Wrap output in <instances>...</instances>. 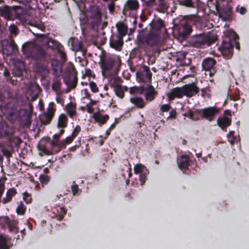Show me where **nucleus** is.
Returning a JSON list of instances; mask_svg holds the SVG:
<instances>
[{
	"instance_id": "1",
	"label": "nucleus",
	"mask_w": 249,
	"mask_h": 249,
	"mask_svg": "<svg viewBox=\"0 0 249 249\" xmlns=\"http://www.w3.org/2000/svg\"><path fill=\"white\" fill-rule=\"evenodd\" d=\"M22 50L27 57H31L35 60L48 63L52 60L51 55L42 47L34 42L24 44Z\"/></svg>"
},
{
	"instance_id": "2",
	"label": "nucleus",
	"mask_w": 249,
	"mask_h": 249,
	"mask_svg": "<svg viewBox=\"0 0 249 249\" xmlns=\"http://www.w3.org/2000/svg\"><path fill=\"white\" fill-rule=\"evenodd\" d=\"M137 39L139 44L153 47L158 44L160 35L146 28L139 32Z\"/></svg>"
},
{
	"instance_id": "3",
	"label": "nucleus",
	"mask_w": 249,
	"mask_h": 249,
	"mask_svg": "<svg viewBox=\"0 0 249 249\" xmlns=\"http://www.w3.org/2000/svg\"><path fill=\"white\" fill-rule=\"evenodd\" d=\"M216 40V37L212 34H199L194 36L190 40V44L196 48H204L209 46Z\"/></svg>"
},
{
	"instance_id": "4",
	"label": "nucleus",
	"mask_w": 249,
	"mask_h": 249,
	"mask_svg": "<svg viewBox=\"0 0 249 249\" xmlns=\"http://www.w3.org/2000/svg\"><path fill=\"white\" fill-rule=\"evenodd\" d=\"M192 29L190 22L185 18H182L175 21L174 26V32H177L179 37L186 38L191 33Z\"/></svg>"
},
{
	"instance_id": "5",
	"label": "nucleus",
	"mask_w": 249,
	"mask_h": 249,
	"mask_svg": "<svg viewBox=\"0 0 249 249\" xmlns=\"http://www.w3.org/2000/svg\"><path fill=\"white\" fill-rule=\"evenodd\" d=\"M0 44L3 53L7 56L14 54L18 52V46L12 38L2 40Z\"/></svg>"
},
{
	"instance_id": "6",
	"label": "nucleus",
	"mask_w": 249,
	"mask_h": 249,
	"mask_svg": "<svg viewBox=\"0 0 249 249\" xmlns=\"http://www.w3.org/2000/svg\"><path fill=\"white\" fill-rule=\"evenodd\" d=\"M140 7L138 0H127L123 8V13L125 15L136 14Z\"/></svg>"
},
{
	"instance_id": "7",
	"label": "nucleus",
	"mask_w": 249,
	"mask_h": 249,
	"mask_svg": "<svg viewBox=\"0 0 249 249\" xmlns=\"http://www.w3.org/2000/svg\"><path fill=\"white\" fill-rule=\"evenodd\" d=\"M218 110L214 107H209L202 109H196L197 115L201 116L209 121H212L218 113Z\"/></svg>"
},
{
	"instance_id": "8",
	"label": "nucleus",
	"mask_w": 249,
	"mask_h": 249,
	"mask_svg": "<svg viewBox=\"0 0 249 249\" xmlns=\"http://www.w3.org/2000/svg\"><path fill=\"white\" fill-rule=\"evenodd\" d=\"M121 79L119 78H115L111 82V88L115 92L116 95L121 99L124 97V93L128 89L126 86H123L119 84Z\"/></svg>"
},
{
	"instance_id": "9",
	"label": "nucleus",
	"mask_w": 249,
	"mask_h": 249,
	"mask_svg": "<svg viewBox=\"0 0 249 249\" xmlns=\"http://www.w3.org/2000/svg\"><path fill=\"white\" fill-rule=\"evenodd\" d=\"M137 79L140 82L150 83L152 73L150 71L149 69L144 66L142 67L137 72Z\"/></svg>"
},
{
	"instance_id": "10",
	"label": "nucleus",
	"mask_w": 249,
	"mask_h": 249,
	"mask_svg": "<svg viewBox=\"0 0 249 249\" xmlns=\"http://www.w3.org/2000/svg\"><path fill=\"white\" fill-rule=\"evenodd\" d=\"M12 63L14 65L13 74L14 76H20L22 75L25 70V64L23 62L16 58L12 59Z\"/></svg>"
},
{
	"instance_id": "11",
	"label": "nucleus",
	"mask_w": 249,
	"mask_h": 249,
	"mask_svg": "<svg viewBox=\"0 0 249 249\" xmlns=\"http://www.w3.org/2000/svg\"><path fill=\"white\" fill-rule=\"evenodd\" d=\"M134 170L135 174H140V180L141 182V185L142 186L146 180L148 171L144 166L140 164L136 165Z\"/></svg>"
},
{
	"instance_id": "12",
	"label": "nucleus",
	"mask_w": 249,
	"mask_h": 249,
	"mask_svg": "<svg viewBox=\"0 0 249 249\" xmlns=\"http://www.w3.org/2000/svg\"><path fill=\"white\" fill-rule=\"evenodd\" d=\"M170 6L169 0H155L154 10L160 13H165Z\"/></svg>"
},
{
	"instance_id": "13",
	"label": "nucleus",
	"mask_w": 249,
	"mask_h": 249,
	"mask_svg": "<svg viewBox=\"0 0 249 249\" xmlns=\"http://www.w3.org/2000/svg\"><path fill=\"white\" fill-rule=\"evenodd\" d=\"M110 46L117 50H121L123 44V37L116 34L112 35L110 38Z\"/></svg>"
},
{
	"instance_id": "14",
	"label": "nucleus",
	"mask_w": 249,
	"mask_h": 249,
	"mask_svg": "<svg viewBox=\"0 0 249 249\" xmlns=\"http://www.w3.org/2000/svg\"><path fill=\"white\" fill-rule=\"evenodd\" d=\"M184 95L191 97L199 92V88L194 84L186 85L182 87Z\"/></svg>"
},
{
	"instance_id": "15",
	"label": "nucleus",
	"mask_w": 249,
	"mask_h": 249,
	"mask_svg": "<svg viewBox=\"0 0 249 249\" xmlns=\"http://www.w3.org/2000/svg\"><path fill=\"white\" fill-rule=\"evenodd\" d=\"M221 52L227 59L231 58L233 53V46L230 42L223 41L221 45Z\"/></svg>"
},
{
	"instance_id": "16",
	"label": "nucleus",
	"mask_w": 249,
	"mask_h": 249,
	"mask_svg": "<svg viewBox=\"0 0 249 249\" xmlns=\"http://www.w3.org/2000/svg\"><path fill=\"white\" fill-rule=\"evenodd\" d=\"M36 72L39 73L42 78H45L50 73V69L48 65L38 62L36 65Z\"/></svg>"
},
{
	"instance_id": "17",
	"label": "nucleus",
	"mask_w": 249,
	"mask_h": 249,
	"mask_svg": "<svg viewBox=\"0 0 249 249\" xmlns=\"http://www.w3.org/2000/svg\"><path fill=\"white\" fill-rule=\"evenodd\" d=\"M15 18L24 23L29 20V15L26 10L18 8L15 11Z\"/></svg>"
},
{
	"instance_id": "18",
	"label": "nucleus",
	"mask_w": 249,
	"mask_h": 249,
	"mask_svg": "<svg viewBox=\"0 0 249 249\" xmlns=\"http://www.w3.org/2000/svg\"><path fill=\"white\" fill-rule=\"evenodd\" d=\"M163 29H164V23L161 19H156L151 22L150 31L153 32H158L160 34V31Z\"/></svg>"
},
{
	"instance_id": "19",
	"label": "nucleus",
	"mask_w": 249,
	"mask_h": 249,
	"mask_svg": "<svg viewBox=\"0 0 249 249\" xmlns=\"http://www.w3.org/2000/svg\"><path fill=\"white\" fill-rule=\"evenodd\" d=\"M42 42L43 44L53 49L58 50L59 48H61L62 46L58 41L46 36L42 38Z\"/></svg>"
},
{
	"instance_id": "20",
	"label": "nucleus",
	"mask_w": 249,
	"mask_h": 249,
	"mask_svg": "<svg viewBox=\"0 0 249 249\" xmlns=\"http://www.w3.org/2000/svg\"><path fill=\"white\" fill-rule=\"evenodd\" d=\"M190 157L187 155H182L178 160V166L180 169L183 172H185L188 169L189 164Z\"/></svg>"
},
{
	"instance_id": "21",
	"label": "nucleus",
	"mask_w": 249,
	"mask_h": 249,
	"mask_svg": "<svg viewBox=\"0 0 249 249\" xmlns=\"http://www.w3.org/2000/svg\"><path fill=\"white\" fill-rule=\"evenodd\" d=\"M144 91L145 98L148 102L153 101L158 94L154 88L151 85L144 89Z\"/></svg>"
},
{
	"instance_id": "22",
	"label": "nucleus",
	"mask_w": 249,
	"mask_h": 249,
	"mask_svg": "<svg viewBox=\"0 0 249 249\" xmlns=\"http://www.w3.org/2000/svg\"><path fill=\"white\" fill-rule=\"evenodd\" d=\"M0 15L7 20L12 19V7L8 5L0 6Z\"/></svg>"
},
{
	"instance_id": "23",
	"label": "nucleus",
	"mask_w": 249,
	"mask_h": 249,
	"mask_svg": "<svg viewBox=\"0 0 249 249\" xmlns=\"http://www.w3.org/2000/svg\"><path fill=\"white\" fill-rule=\"evenodd\" d=\"M184 95L183 88L178 87L173 89L170 93L168 94V97L170 101L173 100L175 98H180Z\"/></svg>"
},
{
	"instance_id": "24",
	"label": "nucleus",
	"mask_w": 249,
	"mask_h": 249,
	"mask_svg": "<svg viewBox=\"0 0 249 249\" xmlns=\"http://www.w3.org/2000/svg\"><path fill=\"white\" fill-rule=\"evenodd\" d=\"M216 10L218 11L220 17L224 18H229L232 14L231 7L228 5L223 6L222 8L216 7Z\"/></svg>"
},
{
	"instance_id": "25",
	"label": "nucleus",
	"mask_w": 249,
	"mask_h": 249,
	"mask_svg": "<svg viewBox=\"0 0 249 249\" xmlns=\"http://www.w3.org/2000/svg\"><path fill=\"white\" fill-rule=\"evenodd\" d=\"M53 103H50L47 111L44 113L43 117L45 118V120H42V121L45 124H49L53 116L54 110L53 107Z\"/></svg>"
},
{
	"instance_id": "26",
	"label": "nucleus",
	"mask_w": 249,
	"mask_h": 249,
	"mask_svg": "<svg viewBox=\"0 0 249 249\" xmlns=\"http://www.w3.org/2000/svg\"><path fill=\"white\" fill-rule=\"evenodd\" d=\"M59 134H55L53 136V140L50 142L53 152L57 153L61 149V144L59 142Z\"/></svg>"
},
{
	"instance_id": "27",
	"label": "nucleus",
	"mask_w": 249,
	"mask_h": 249,
	"mask_svg": "<svg viewBox=\"0 0 249 249\" xmlns=\"http://www.w3.org/2000/svg\"><path fill=\"white\" fill-rule=\"evenodd\" d=\"M65 84L70 88H74L77 84V78L76 75L71 74L64 79Z\"/></svg>"
},
{
	"instance_id": "28",
	"label": "nucleus",
	"mask_w": 249,
	"mask_h": 249,
	"mask_svg": "<svg viewBox=\"0 0 249 249\" xmlns=\"http://www.w3.org/2000/svg\"><path fill=\"white\" fill-rule=\"evenodd\" d=\"M65 110L71 118L77 115L76 105L72 102H70L66 106Z\"/></svg>"
},
{
	"instance_id": "29",
	"label": "nucleus",
	"mask_w": 249,
	"mask_h": 249,
	"mask_svg": "<svg viewBox=\"0 0 249 249\" xmlns=\"http://www.w3.org/2000/svg\"><path fill=\"white\" fill-rule=\"evenodd\" d=\"M114 65V60L111 58H106L102 60L101 67L103 70L109 71Z\"/></svg>"
},
{
	"instance_id": "30",
	"label": "nucleus",
	"mask_w": 249,
	"mask_h": 249,
	"mask_svg": "<svg viewBox=\"0 0 249 249\" xmlns=\"http://www.w3.org/2000/svg\"><path fill=\"white\" fill-rule=\"evenodd\" d=\"M66 214V210L63 207H59L56 209V212L53 211L51 217L61 220Z\"/></svg>"
},
{
	"instance_id": "31",
	"label": "nucleus",
	"mask_w": 249,
	"mask_h": 249,
	"mask_svg": "<svg viewBox=\"0 0 249 249\" xmlns=\"http://www.w3.org/2000/svg\"><path fill=\"white\" fill-rule=\"evenodd\" d=\"M215 63L216 61L213 59L207 58L203 60L202 65L205 71H209L213 69Z\"/></svg>"
},
{
	"instance_id": "32",
	"label": "nucleus",
	"mask_w": 249,
	"mask_h": 249,
	"mask_svg": "<svg viewBox=\"0 0 249 249\" xmlns=\"http://www.w3.org/2000/svg\"><path fill=\"white\" fill-rule=\"evenodd\" d=\"M69 44L71 49L75 51H79L82 47L80 41L75 38H71L69 41Z\"/></svg>"
},
{
	"instance_id": "33",
	"label": "nucleus",
	"mask_w": 249,
	"mask_h": 249,
	"mask_svg": "<svg viewBox=\"0 0 249 249\" xmlns=\"http://www.w3.org/2000/svg\"><path fill=\"white\" fill-rule=\"evenodd\" d=\"M93 118L96 122L101 124H104L109 119V116L107 115H103L100 112H97L94 113Z\"/></svg>"
},
{
	"instance_id": "34",
	"label": "nucleus",
	"mask_w": 249,
	"mask_h": 249,
	"mask_svg": "<svg viewBox=\"0 0 249 249\" xmlns=\"http://www.w3.org/2000/svg\"><path fill=\"white\" fill-rule=\"evenodd\" d=\"M116 27L118 34L117 35H120L122 37L125 36L127 32V26L123 22H118L116 24Z\"/></svg>"
},
{
	"instance_id": "35",
	"label": "nucleus",
	"mask_w": 249,
	"mask_h": 249,
	"mask_svg": "<svg viewBox=\"0 0 249 249\" xmlns=\"http://www.w3.org/2000/svg\"><path fill=\"white\" fill-rule=\"evenodd\" d=\"M68 119L65 114H61L58 119L57 126L58 128H64L67 126Z\"/></svg>"
},
{
	"instance_id": "36",
	"label": "nucleus",
	"mask_w": 249,
	"mask_h": 249,
	"mask_svg": "<svg viewBox=\"0 0 249 249\" xmlns=\"http://www.w3.org/2000/svg\"><path fill=\"white\" fill-rule=\"evenodd\" d=\"M17 193V190L15 188H10L7 191L6 197L2 199V202L4 204L10 202L12 200L13 196H14Z\"/></svg>"
},
{
	"instance_id": "37",
	"label": "nucleus",
	"mask_w": 249,
	"mask_h": 249,
	"mask_svg": "<svg viewBox=\"0 0 249 249\" xmlns=\"http://www.w3.org/2000/svg\"><path fill=\"white\" fill-rule=\"evenodd\" d=\"M217 124L223 130L229 126L231 124V120L227 117H224L223 118H219L217 120Z\"/></svg>"
},
{
	"instance_id": "38",
	"label": "nucleus",
	"mask_w": 249,
	"mask_h": 249,
	"mask_svg": "<svg viewBox=\"0 0 249 249\" xmlns=\"http://www.w3.org/2000/svg\"><path fill=\"white\" fill-rule=\"evenodd\" d=\"M130 102L134 104L137 107L142 108L145 106V103L142 98L135 97L130 99Z\"/></svg>"
},
{
	"instance_id": "39",
	"label": "nucleus",
	"mask_w": 249,
	"mask_h": 249,
	"mask_svg": "<svg viewBox=\"0 0 249 249\" xmlns=\"http://www.w3.org/2000/svg\"><path fill=\"white\" fill-rule=\"evenodd\" d=\"M144 10L154 9L155 0H141Z\"/></svg>"
},
{
	"instance_id": "40",
	"label": "nucleus",
	"mask_w": 249,
	"mask_h": 249,
	"mask_svg": "<svg viewBox=\"0 0 249 249\" xmlns=\"http://www.w3.org/2000/svg\"><path fill=\"white\" fill-rule=\"evenodd\" d=\"M8 31L10 33V38L16 36L19 33V30L14 24H12L8 26Z\"/></svg>"
},
{
	"instance_id": "41",
	"label": "nucleus",
	"mask_w": 249,
	"mask_h": 249,
	"mask_svg": "<svg viewBox=\"0 0 249 249\" xmlns=\"http://www.w3.org/2000/svg\"><path fill=\"white\" fill-rule=\"evenodd\" d=\"M61 86V79L59 77L56 76L53 79L52 89L54 91H58Z\"/></svg>"
},
{
	"instance_id": "42",
	"label": "nucleus",
	"mask_w": 249,
	"mask_h": 249,
	"mask_svg": "<svg viewBox=\"0 0 249 249\" xmlns=\"http://www.w3.org/2000/svg\"><path fill=\"white\" fill-rule=\"evenodd\" d=\"M30 90L33 96H37L40 92V89L38 85L34 83L31 85L30 88Z\"/></svg>"
},
{
	"instance_id": "43",
	"label": "nucleus",
	"mask_w": 249,
	"mask_h": 249,
	"mask_svg": "<svg viewBox=\"0 0 249 249\" xmlns=\"http://www.w3.org/2000/svg\"><path fill=\"white\" fill-rule=\"evenodd\" d=\"M0 249H8L6 238L2 234H0Z\"/></svg>"
},
{
	"instance_id": "44",
	"label": "nucleus",
	"mask_w": 249,
	"mask_h": 249,
	"mask_svg": "<svg viewBox=\"0 0 249 249\" xmlns=\"http://www.w3.org/2000/svg\"><path fill=\"white\" fill-rule=\"evenodd\" d=\"M51 63L52 68L54 71H57L61 69V64L58 60L53 59Z\"/></svg>"
},
{
	"instance_id": "45",
	"label": "nucleus",
	"mask_w": 249,
	"mask_h": 249,
	"mask_svg": "<svg viewBox=\"0 0 249 249\" xmlns=\"http://www.w3.org/2000/svg\"><path fill=\"white\" fill-rule=\"evenodd\" d=\"M178 2L181 5L188 7H194L192 0H179Z\"/></svg>"
},
{
	"instance_id": "46",
	"label": "nucleus",
	"mask_w": 249,
	"mask_h": 249,
	"mask_svg": "<svg viewBox=\"0 0 249 249\" xmlns=\"http://www.w3.org/2000/svg\"><path fill=\"white\" fill-rule=\"evenodd\" d=\"M196 114H197L196 113V110L195 111H192L190 110L188 112L184 113L183 115L185 117H187L190 118L191 120H196L198 119V118L195 116Z\"/></svg>"
},
{
	"instance_id": "47",
	"label": "nucleus",
	"mask_w": 249,
	"mask_h": 249,
	"mask_svg": "<svg viewBox=\"0 0 249 249\" xmlns=\"http://www.w3.org/2000/svg\"><path fill=\"white\" fill-rule=\"evenodd\" d=\"M26 207L22 202H20L17 208V212L19 214H23L25 213Z\"/></svg>"
},
{
	"instance_id": "48",
	"label": "nucleus",
	"mask_w": 249,
	"mask_h": 249,
	"mask_svg": "<svg viewBox=\"0 0 249 249\" xmlns=\"http://www.w3.org/2000/svg\"><path fill=\"white\" fill-rule=\"evenodd\" d=\"M31 25L34 27L37 28L38 29L42 31L44 26L42 22L39 21H31L30 22Z\"/></svg>"
},
{
	"instance_id": "49",
	"label": "nucleus",
	"mask_w": 249,
	"mask_h": 249,
	"mask_svg": "<svg viewBox=\"0 0 249 249\" xmlns=\"http://www.w3.org/2000/svg\"><path fill=\"white\" fill-rule=\"evenodd\" d=\"M58 53L62 61H65L66 60L67 55L64 51L63 46L62 45L61 48H59L58 50Z\"/></svg>"
},
{
	"instance_id": "50",
	"label": "nucleus",
	"mask_w": 249,
	"mask_h": 249,
	"mask_svg": "<svg viewBox=\"0 0 249 249\" xmlns=\"http://www.w3.org/2000/svg\"><path fill=\"white\" fill-rule=\"evenodd\" d=\"M50 178L45 175H41L39 177L40 181L44 184H47L50 181Z\"/></svg>"
},
{
	"instance_id": "51",
	"label": "nucleus",
	"mask_w": 249,
	"mask_h": 249,
	"mask_svg": "<svg viewBox=\"0 0 249 249\" xmlns=\"http://www.w3.org/2000/svg\"><path fill=\"white\" fill-rule=\"evenodd\" d=\"M23 199L27 204H30L32 201V198L31 195L28 193H24L23 194Z\"/></svg>"
},
{
	"instance_id": "52",
	"label": "nucleus",
	"mask_w": 249,
	"mask_h": 249,
	"mask_svg": "<svg viewBox=\"0 0 249 249\" xmlns=\"http://www.w3.org/2000/svg\"><path fill=\"white\" fill-rule=\"evenodd\" d=\"M72 194L74 196L78 194L79 191V188L77 184H76L75 182L73 181L72 182V185L71 186Z\"/></svg>"
},
{
	"instance_id": "53",
	"label": "nucleus",
	"mask_w": 249,
	"mask_h": 249,
	"mask_svg": "<svg viewBox=\"0 0 249 249\" xmlns=\"http://www.w3.org/2000/svg\"><path fill=\"white\" fill-rule=\"evenodd\" d=\"M234 131H231L227 134L229 142L232 144L234 142L235 137L233 136Z\"/></svg>"
},
{
	"instance_id": "54",
	"label": "nucleus",
	"mask_w": 249,
	"mask_h": 249,
	"mask_svg": "<svg viewBox=\"0 0 249 249\" xmlns=\"http://www.w3.org/2000/svg\"><path fill=\"white\" fill-rule=\"evenodd\" d=\"M80 131H81L80 126L78 125H76L73 131V132L72 134V137L73 138L76 137L77 136V135L78 134V133L80 132Z\"/></svg>"
},
{
	"instance_id": "55",
	"label": "nucleus",
	"mask_w": 249,
	"mask_h": 249,
	"mask_svg": "<svg viewBox=\"0 0 249 249\" xmlns=\"http://www.w3.org/2000/svg\"><path fill=\"white\" fill-rule=\"evenodd\" d=\"M89 87H90L91 90L93 92H96L98 91V88L97 87L96 84L94 82H90L89 83Z\"/></svg>"
},
{
	"instance_id": "56",
	"label": "nucleus",
	"mask_w": 249,
	"mask_h": 249,
	"mask_svg": "<svg viewBox=\"0 0 249 249\" xmlns=\"http://www.w3.org/2000/svg\"><path fill=\"white\" fill-rule=\"evenodd\" d=\"M170 106L168 104H164L161 106L160 110L162 112H167L169 110Z\"/></svg>"
},
{
	"instance_id": "57",
	"label": "nucleus",
	"mask_w": 249,
	"mask_h": 249,
	"mask_svg": "<svg viewBox=\"0 0 249 249\" xmlns=\"http://www.w3.org/2000/svg\"><path fill=\"white\" fill-rule=\"evenodd\" d=\"M93 18H95L97 22L101 21V14L99 11H97L95 14L92 16Z\"/></svg>"
},
{
	"instance_id": "58",
	"label": "nucleus",
	"mask_w": 249,
	"mask_h": 249,
	"mask_svg": "<svg viewBox=\"0 0 249 249\" xmlns=\"http://www.w3.org/2000/svg\"><path fill=\"white\" fill-rule=\"evenodd\" d=\"M9 230L11 232H13L14 233H17L18 232V229L14 224H9Z\"/></svg>"
},
{
	"instance_id": "59",
	"label": "nucleus",
	"mask_w": 249,
	"mask_h": 249,
	"mask_svg": "<svg viewBox=\"0 0 249 249\" xmlns=\"http://www.w3.org/2000/svg\"><path fill=\"white\" fill-rule=\"evenodd\" d=\"M114 2H111L108 4V8L111 13H113L115 10V4Z\"/></svg>"
},
{
	"instance_id": "60",
	"label": "nucleus",
	"mask_w": 249,
	"mask_h": 249,
	"mask_svg": "<svg viewBox=\"0 0 249 249\" xmlns=\"http://www.w3.org/2000/svg\"><path fill=\"white\" fill-rule=\"evenodd\" d=\"M32 0H18V1L26 5H29L30 6V5H29V3H31L32 2Z\"/></svg>"
},
{
	"instance_id": "61",
	"label": "nucleus",
	"mask_w": 249,
	"mask_h": 249,
	"mask_svg": "<svg viewBox=\"0 0 249 249\" xmlns=\"http://www.w3.org/2000/svg\"><path fill=\"white\" fill-rule=\"evenodd\" d=\"M138 90V88L137 87H133L130 89L129 92L130 94H134L137 92Z\"/></svg>"
},
{
	"instance_id": "62",
	"label": "nucleus",
	"mask_w": 249,
	"mask_h": 249,
	"mask_svg": "<svg viewBox=\"0 0 249 249\" xmlns=\"http://www.w3.org/2000/svg\"><path fill=\"white\" fill-rule=\"evenodd\" d=\"M176 116V111L175 110H172L169 113V117L174 119L175 118Z\"/></svg>"
},
{
	"instance_id": "63",
	"label": "nucleus",
	"mask_w": 249,
	"mask_h": 249,
	"mask_svg": "<svg viewBox=\"0 0 249 249\" xmlns=\"http://www.w3.org/2000/svg\"><path fill=\"white\" fill-rule=\"evenodd\" d=\"M238 11L242 15L245 14L247 12L246 9L244 7H241L240 8H238Z\"/></svg>"
},
{
	"instance_id": "64",
	"label": "nucleus",
	"mask_w": 249,
	"mask_h": 249,
	"mask_svg": "<svg viewBox=\"0 0 249 249\" xmlns=\"http://www.w3.org/2000/svg\"><path fill=\"white\" fill-rule=\"evenodd\" d=\"M83 91H84V94L85 95V97H86L91 100L90 95L89 93V92L88 90L87 89H85L83 90Z\"/></svg>"
}]
</instances>
